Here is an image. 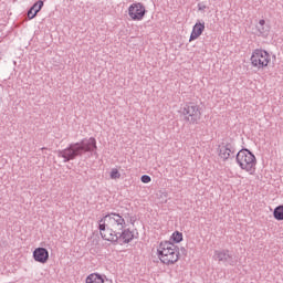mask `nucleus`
I'll use <instances>...</instances> for the list:
<instances>
[{
	"instance_id": "obj_1",
	"label": "nucleus",
	"mask_w": 283,
	"mask_h": 283,
	"mask_svg": "<svg viewBox=\"0 0 283 283\" xmlns=\"http://www.w3.org/2000/svg\"><path fill=\"white\" fill-rule=\"evenodd\" d=\"M98 149L96 146V138H84L81 142L72 143L65 149L57 151V157L63 158L64 163H70V160H76V158H81L83 154H94Z\"/></svg>"
},
{
	"instance_id": "obj_2",
	"label": "nucleus",
	"mask_w": 283,
	"mask_h": 283,
	"mask_svg": "<svg viewBox=\"0 0 283 283\" xmlns=\"http://www.w3.org/2000/svg\"><path fill=\"white\" fill-rule=\"evenodd\" d=\"M158 259L163 264H176L180 260V248L170 241H161L157 248Z\"/></svg>"
},
{
	"instance_id": "obj_3",
	"label": "nucleus",
	"mask_w": 283,
	"mask_h": 283,
	"mask_svg": "<svg viewBox=\"0 0 283 283\" xmlns=\"http://www.w3.org/2000/svg\"><path fill=\"white\" fill-rule=\"evenodd\" d=\"M237 164L239 165L240 169L253 176L255 174V166L258 165V159L255 155L249 150V148H242L235 155Z\"/></svg>"
},
{
	"instance_id": "obj_4",
	"label": "nucleus",
	"mask_w": 283,
	"mask_h": 283,
	"mask_svg": "<svg viewBox=\"0 0 283 283\" xmlns=\"http://www.w3.org/2000/svg\"><path fill=\"white\" fill-rule=\"evenodd\" d=\"M181 115L184 116V120L189 123L190 125H198L200 118H202V113L200 112V106L195 103L186 104L181 111Z\"/></svg>"
},
{
	"instance_id": "obj_5",
	"label": "nucleus",
	"mask_w": 283,
	"mask_h": 283,
	"mask_svg": "<svg viewBox=\"0 0 283 283\" xmlns=\"http://www.w3.org/2000/svg\"><path fill=\"white\" fill-rule=\"evenodd\" d=\"M251 64L253 67H258V70H264L271 63V54L266 52V50L255 49L251 55Z\"/></svg>"
},
{
	"instance_id": "obj_6",
	"label": "nucleus",
	"mask_w": 283,
	"mask_h": 283,
	"mask_svg": "<svg viewBox=\"0 0 283 283\" xmlns=\"http://www.w3.org/2000/svg\"><path fill=\"white\" fill-rule=\"evenodd\" d=\"M217 151L223 163H227L229 159L233 160V158H235V144H233V139L223 140L219 144Z\"/></svg>"
},
{
	"instance_id": "obj_7",
	"label": "nucleus",
	"mask_w": 283,
	"mask_h": 283,
	"mask_svg": "<svg viewBox=\"0 0 283 283\" xmlns=\"http://www.w3.org/2000/svg\"><path fill=\"white\" fill-rule=\"evenodd\" d=\"M105 220H108L107 227H109L113 231H122L127 227V223L125 222V217L124 213H116V212H111L105 214Z\"/></svg>"
},
{
	"instance_id": "obj_8",
	"label": "nucleus",
	"mask_w": 283,
	"mask_h": 283,
	"mask_svg": "<svg viewBox=\"0 0 283 283\" xmlns=\"http://www.w3.org/2000/svg\"><path fill=\"white\" fill-rule=\"evenodd\" d=\"M213 258L217 260V262H219V264H224L226 266H235L233 254L227 249L216 250Z\"/></svg>"
},
{
	"instance_id": "obj_9",
	"label": "nucleus",
	"mask_w": 283,
	"mask_h": 283,
	"mask_svg": "<svg viewBox=\"0 0 283 283\" xmlns=\"http://www.w3.org/2000/svg\"><path fill=\"white\" fill-rule=\"evenodd\" d=\"M145 14H147V10L145 9V4L140 2L133 3L128 8V15L133 21H143Z\"/></svg>"
},
{
	"instance_id": "obj_10",
	"label": "nucleus",
	"mask_w": 283,
	"mask_h": 283,
	"mask_svg": "<svg viewBox=\"0 0 283 283\" xmlns=\"http://www.w3.org/2000/svg\"><path fill=\"white\" fill-rule=\"evenodd\" d=\"M33 260L40 264H45L50 260V252L45 248H36L33 251Z\"/></svg>"
},
{
	"instance_id": "obj_11",
	"label": "nucleus",
	"mask_w": 283,
	"mask_h": 283,
	"mask_svg": "<svg viewBox=\"0 0 283 283\" xmlns=\"http://www.w3.org/2000/svg\"><path fill=\"white\" fill-rule=\"evenodd\" d=\"M102 239L113 244H118V232L107 227L104 232H101Z\"/></svg>"
},
{
	"instance_id": "obj_12",
	"label": "nucleus",
	"mask_w": 283,
	"mask_h": 283,
	"mask_svg": "<svg viewBox=\"0 0 283 283\" xmlns=\"http://www.w3.org/2000/svg\"><path fill=\"white\" fill-rule=\"evenodd\" d=\"M118 243L120 244H129L132 240H134V232L129 229H123L117 233Z\"/></svg>"
},
{
	"instance_id": "obj_13",
	"label": "nucleus",
	"mask_w": 283,
	"mask_h": 283,
	"mask_svg": "<svg viewBox=\"0 0 283 283\" xmlns=\"http://www.w3.org/2000/svg\"><path fill=\"white\" fill-rule=\"evenodd\" d=\"M44 2L43 0L36 1L27 12L28 19L32 20L34 19L41 10H43Z\"/></svg>"
},
{
	"instance_id": "obj_14",
	"label": "nucleus",
	"mask_w": 283,
	"mask_h": 283,
	"mask_svg": "<svg viewBox=\"0 0 283 283\" xmlns=\"http://www.w3.org/2000/svg\"><path fill=\"white\" fill-rule=\"evenodd\" d=\"M202 32H205V22H197L192 28L189 41H196V39L202 35Z\"/></svg>"
},
{
	"instance_id": "obj_15",
	"label": "nucleus",
	"mask_w": 283,
	"mask_h": 283,
	"mask_svg": "<svg viewBox=\"0 0 283 283\" xmlns=\"http://www.w3.org/2000/svg\"><path fill=\"white\" fill-rule=\"evenodd\" d=\"M256 30L261 36H269V25H266L265 20H260L259 23L256 24Z\"/></svg>"
},
{
	"instance_id": "obj_16",
	"label": "nucleus",
	"mask_w": 283,
	"mask_h": 283,
	"mask_svg": "<svg viewBox=\"0 0 283 283\" xmlns=\"http://www.w3.org/2000/svg\"><path fill=\"white\" fill-rule=\"evenodd\" d=\"M86 283H105L101 274L92 273L86 277Z\"/></svg>"
},
{
	"instance_id": "obj_17",
	"label": "nucleus",
	"mask_w": 283,
	"mask_h": 283,
	"mask_svg": "<svg viewBox=\"0 0 283 283\" xmlns=\"http://www.w3.org/2000/svg\"><path fill=\"white\" fill-rule=\"evenodd\" d=\"M273 218L274 220H279V221L283 220V205H280L276 208H274Z\"/></svg>"
},
{
	"instance_id": "obj_18",
	"label": "nucleus",
	"mask_w": 283,
	"mask_h": 283,
	"mask_svg": "<svg viewBox=\"0 0 283 283\" xmlns=\"http://www.w3.org/2000/svg\"><path fill=\"white\" fill-rule=\"evenodd\" d=\"M171 240H172V242H175V244H180V242H182V232L175 231L171 234Z\"/></svg>"
},
{
	"instance_id": "obj_19",
	"label": "nucleus",
	"mask_w": 283,
	"mask_h": 283,
	"mask_svg": "<svg viewBox=\"0 0 283 283\" xmlns=\"http://www.w3.org/2000/svg\"><path fill=\"white\" fill-rule=\"evenodd\" d=\"M108 219H105V216L98 222L99 233H103L107 229Z\"/></svg>"
},
{
	"instance_id": "obj_20",
	"label": "nucleus",
	"mask_w": 283,
	"mask_h": 283,
	"mask_svg": "<svg viewBox=\"0 0 283 283\" xmlns=\"http://www.w3.org/2000/svg\"><path fill=\"white\" fill-rule=\"evenodd\" d=\"M111 178H112V180H118V178H120V172L118 171V169H116V168L112 169Z\"/></svg>"
},
{
	"instance_id": "obj_21",
	"label": "nucleus",
	"mask_w": 283,
	"mask_h": 283,
	"mask_svg": "<svg viewBox=\"0 0 283 283\" xmlns=\"http://www.w3.org/2000/svg\"><path fill=\"white\" fill-rule=\"evenodd\" d=\"M123 216H124V219H125V218H128V219H129V222H130L133 226L136 223V217L129 216V212L124 213Z\"/></svg>"
},
{
	"instance_id": "obj_22",
	"label": "nucleus",
	"mask_w": 283,
	"mask_h": 283,
	"mask_svg": "<svg viewBox=\"0 0 283 283\" xmlns=\"http://www.w3.org/2000/svg\"><path fill=\"white\" fill-rule=\"evenodd\" d=\"M140 180H142V182H144L145 185H147V184H149V181L151 180V177L148 176V175H143V176L140 177Z\"/></svg>"
},
{
	"instance_id": "obj_23",
	"label": "nucleus",
	"mask_w": 283,
	"mask_h": 283,
	"mask_svg": "<svg viewBox=\"0 0 283 283\" xmlns=\"http://www.w3.org/2000/svg\"><path fill=\"white\" fill-rule=\"evenodd\" d=\"M198 10L200 12H205V10H207V7L205 6V3L202 2H199L198 6H197Z\"/></svg>"
},
{
	"instance_id": "obj_24",
	"label": "nucleus",
	"mask_w": 283,
	"mask_h": 283,
	"mask_svg": "<svg viewBox=\"0 0 283 283\" xmlns=\"http://www.w3.org/2000/svg\"><path fill=\"white\" fill-rule=\"evenodd\" d=\"M161 198H165V199H164V202H167V192H163V193H161Z\"/></svg>"
},
{
	"instance_id": "obj_25",
	"label": "nucleus",
	"mask_w": 283,
	"mask_h": 283,
	"mask_svg": "<svg viewBox=\"0 0 283 283\" xmlns=\"http://www.w3.org/2000/svg\"><path fill=\"white\" fill-rule=\"evenodd\" d=\"M181 253H184V255H187V249L181 248Z\"/></svg>"
},
{
	"instance_id": "obj_26",
	"label": "nucleus",
	"mask_w": 283,
	"mask_h": 283,
	"mask_svg": "<svg viewBox=\"0 0 283 283\" xmlns=\"http://www.w3.org/2000/svg\"><path fill=\"white\" fill-rule=\"evenodd\" d=\"M36 10H39V7H35V9L33 10V12H36Z\"/></svg>"
},
{
	"instance_id": "obj_27",
	"label": "nucleus",
	"mask_w": 283,
	"mask_h": 283,
	"mask_svg": "<svg viewBox=\"0 0 283 283\" xmlns=\"http://www.w3.org/2000/svg\"><path fill=\"white\" fill-rule=\"evenodd\" d=\"M94 155L96 156V151H94Z\"/></svg>"
}]
</instances>
